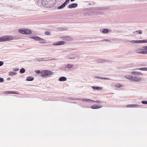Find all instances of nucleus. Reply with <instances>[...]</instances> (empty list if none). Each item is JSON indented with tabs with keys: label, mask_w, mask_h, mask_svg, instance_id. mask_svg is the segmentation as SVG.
I'll return each instance as SVG.
<instances>
[{
	"label": "nucleus",
	"mask_w": 147,
	"mask_h": 147,
	"mask_svg": "<svg viewBox=\"0 0 147 147\" xmlns=\"http://www.w3.org/2000/svg\"><path fill=\"white\" fill-rule=\"evenodd\" d=\"M131 74L132 75H126L125 77L130 81L135 82H140L143 80L142 76L143 74L142 73L136 71H133Z\"/></svg>",
	"instance_id": "1"
},
{
	"label": "nucleus",
	"mask_w": 147,
	"mask_h": 147,
	"mask_svg": "<svg viewBox=\"0 0 147 147\" xmlns=\"http://www.w3.org/2000/svg\"><path fill=\"white\" fill-rule=\"evenodd\" d=\"M56 3V0H42V5L47 7L53 6Z\"/></svg>",
	"instance_id": "2"
},
{
	"label": "nucleus",
	"mask_w": 147,
	"mask_h": 147,
	"mask_svg": "<svg viewBox=\"0 0 147 147\" xmlns=\"http://www.w3.org/2000/svg\"><path fill=\"white\" fill-rule=\"evenodd\" d=\"M54 73L50 70H44L41 71V76L44 78L50 77Z\"/></svg>",
	"instance_id": "3"
},
{
	"label": "nucleus",
	"mask_w": 147,
	"mask_h": 147,
	"mask_svg": "<svg viewBox=\"0 0 147 147\" xmlns=\"http://www.w3.org/2000/svg\"><path fill=\"white\" fill-rule=\"evenodd\" d=\"M14 38L12 36L6 35L1 36L0 38V42L13 40Z\"/></svg>",
	"instance_id": "4"
},
{
	"label": "nucleus",
	"mask_w": 147,
	"mask_h": 147,
	"mask_svg": "<svg viewBox=\"0 0 147 147\" xmlns=\"http://www.w3.org/2000/svg\"><path fill=\"white\" fill-rule=\"evenodd\" d=\"M30 38H31L33 39H34L36 41H43L44 42H41V43H46V40L40 38L38 36H30Z\"/></svg>",
	"instance_id": "5"
},
{
	"label": "nucleus",
	"mask_w": 147,
	"mask_h": 147,
	"mask_svg": "<svg viewBox=\"0 0 147 147\" xmlns=\"http://www.w3.org/2000/svg\"><path fill=\"white\" fill-rule=\"evenodd\" d=\"M130 42L132 44L147 43V39L141 40H132Z\"/></svg>",
	"instance_id": "6"
},
{
	"label": "nucleus",
	"mask_w": 147,
	"mask_h": 147,
	"mask_svg": "<svg viewBox=\"0 0 147 147\" xmlns=\"http://www.w3.org/2000/svg\"><path fill=\"white\" fill-rule=\"evenodd\" d=\"M61 39L64 40L69 41H71L73 40V37L69 36H64L60 37Z\"/></svg>",
	"instance_id": "7"
},
{
	"label": "nucleus",
	"mask_w": 147,
	"mask_h": 147,
	"mask_svg": "<svg viewBox=\"0 0 147 147\" xmlns=\"http://www.w3.org/2000/svg\"><path fill=\"white\" fill-rule=\"evenodd\" d=\"M136 52L139 53L147 54V51L143 49H138L136 50Z\"/></svg>",
	"instance_id": "8"
},
{
	"label": "nucleus",
	"mask_w": 147,
	"mask_h": 147,
	"mask_svg": "<svg viewBox=\"0 0 147 147\" xmlns=\"http://www.w3.org/2000/svg\"><path fill=\"white\" fill-rule=\"evenodd\" d=\"M66 44V42L65 41H58L55 42L53 44L54 45H65Z\"/></svg>",
	"instance_id": "9"
},
{
	"label": "nucleus",
	"mask_w": 147,
	"mask_h": 147,
	"mask_svg": "<svg viewBox=\"0 0 147 147\" xmlns=\"http://www.w3.org/2000/svg\"><path fill=\"white\" fill-rule=\"evenodd\" d=\"M78 5L77 3H73L69 5L68 7L69 8H74L78 6Z\"/></svg>",
	"instance_id": "10"
},
{
	"label": "nucleus",
	"mask_w": 147,
	"mask_h": 147,
	"mask_svg": "<svg viewBox=\"0 0 147 147\" xmlns=\"http://www.w3.org/2000/svg\"><path fill=\"white\" fill-rule=\"evenodd\" d=\"M94 78L95 79H99V80H109L110 79L107 78H105L104 77H99L95 76L94 77Z\"/></svg>",
	"instance_id": "11"
},
{
	"label": "nucleus",
	"mask_w": 147,
	"mask_h": 147,
	"mask_svg": "<svg viewBox=\"0 0 147 147\" xmlns=\"http://www.w3.org/2000/svg\"><path fill=\"white\" fill-rule=\"evenodd\" d=\"M25 34L26 35L30 34L32 33V32L30 30L26 28H25Z\"/></svg>",
	"instance_id": "12"
},
{
	"label": "nucleus",
	"mask_w": 147,
	"mask_h": 147,
	"mask_svg": "<svg viewBox=\"0 0 147 147\" xmlns=\"http://www.w3.org/2000/svg\"><path fill=\"white\" fill-rule=\"evenodd\" d=\"M67 3L66 2H65L63 3L59 7L57 8L58 9H61L65 7V5L67 4Z\"/></svg>",
	"instance_id": "13"
},
{
	"label": "nucleus",
	"mask_w": 147,
	"mask_h": 147,
	"mask_svg": "<svg viewBox=\"0 0 147 147\" xmlns=\"http://www.w3.org/2000/svg\"><path fill=\"white\" fill-rule=\"evenodd\" d=\"M74 66L73 64H66L65 65V67L66 68L68 69H70L73 67Z\"/></svg>",
	"instance_id": "14"
},
{
	"label": "nucleus",
	"mask_w": 147,
	"mask_h": 147,
	"mask_svg": "<svg viewBox=\"0 0 147 147\" xmlns=\"http://www.w3.org/2000/svg\"><path fill=\"white\" fill-rule=\"evenodd\" d=\"M4 94H18L19 93L16 92H14V91H6L4 92Z\"/></svg>",
	"instance_id": "15"
},
{
	"label": "nucleus",
	"mask_w": 147,
	"mask_h": 147,
	"mask_svg": "<svg viewBox=\"0 0 147 147\" xmlns=\"http://www.w3.org/2000/svg\"><path fill=\"white\" fill-rule=\"evenodd\" d=\"M25 28H22L19 29L18 31L20 33L23 34H25Z\"/></svg>",
	"instance_id": "16"
},
{
	"label": "nucleus",
	"mask_w": 147,
	"mask_h": 147,
	"mask_svg": "<svg viewBox=\"0 0 147 147\" xmlns=\"http://www.w3.org/2000/svg\"><path fill=\"white\" fill-rule=\"evenodd\" d=\"M92 88L94 90H101L102 89V87H95V86H92Z\"/></svg>",
	"instance_id": "17"
},
{
	"label": "nucleus",
	"mask_w": 147,
	"mask_h": 147,
	"mask_svg": "<svg viewBox=\"0 0 147 147\" xmlns=\"http://www.w3.org/2000/svg\"><path fill=\"white\" fill-rule=\"evenodd\" d=\"M102 107V106L100 105L97 106L96 105H94L92 106L91 107V108L92 109H97L98 108H100Z\"/></svg>",
	"instance_id": "18"
},
{
	"label": "nucleus",
	"mask_w": 147,
	"mask_h": 147,
	"mask_svg": "<svg viewBox=\"0 0 147 147\" xmlns=\"http://www.w3.org/2000/svg\"><path fill=\"white\" fill-rule=\"evenodd\" d=\"M17 74V73L13 71H11L9 72V75L10 76H15Z\"/></svg>",
	"instance_id": "19"
},
{
	"label": "nucleus",
	"mask_w": 147,
	"mask_h": 147,
	"mask_svg": "<svg viewBox=\"0 0 147 147\" xmlns=\"http://www.w3.org/2000/svg\"><path fill=\"white\" fill-rule=\"evenodd\" d=\"M139 106L137 105H127L126 107H138Z\"/></svg>",
	"instance_id": "20"
},
{
	"label": "nucleus",
	"mask_w": 147,
	"mask_h": 147,
	"mask_svg": "<svg viewBox=\"0 0 147 147\" xmlns=\"http://www.w3.org/2000/svg\"><path fill=\"white\" fill-rule=\"evenodd\" d=\"M66 80V78L65 77H60L59 79V80L60 81H65Z\"/></svg>",
	"instance_id": "21"
},
{
	"label": "nucleus",
	"mask_w": 147,
	"mask_h": 147,
	"mask_svg": "<svg viewBox=\"0 0 147 147\" xmlns=\"http://www.w3.org/2000/svg\"><path fill=\"white\" fill-rule=\"evenodd\" d=\"M34 78L32 77L28 76L26 78V80L28 81H32L34 80Z\"/></svg>",
	"instance_id": "22"
},
{
	"label": "nucleus",
	"mask_w": 147,
	"mask_h": 147,
	"mask_svg": "<svg viewBox=\"0 0 147 147\" xmlns=\"http://www.w3.org/2000/svg\"><path fill=\"white\" fill-rule=\"evenodd\" d=\"M109 30L108 29H104L102 31V32L103 34H106L108 33Z\"/></svg>",
	"instance_id": "23"
},
{
	"label": "nucleus",
	"mask_w": 147,
	"mask_h": 147,
	"mask_svg": "<svg viewBox=\"0 0 147 147\" xmlns=\"http://www.w3.org/2000/svg\"><path fill=\"white\" fill-rule=\"evenodd\" d=\"M76 57V55H71V57H69L68 59H74Z\"/></svg>",
	"instance_id": "24"
},
{
	"label": "nucleus",
	"mask_w": 147,
	"mask_h": 147,
	"mask_svg": "<svg viewBox=\"0 0 147 147\" xmlns=\"http://www.w3.org/2000/svg\"><path fill=\"white\" fill-rule=\"evenodd\" d=\"M90 100V99H82L81 101L83 102H89Z\"/></svg>",
	"instance_id": "25"
},
{
	"label": "nucleus",
	"mask_w": 147,
	"mask_h": 147,
	"mask_svg": "<svg viewBox=\"0 0 147 147\" xmlns=\"http://www.w3.org/2000/svg\"><path fill=\"white\" fill-rule=\"evenodd\" d=\"M93 14V12H88L87 13H85L84 15L85 16H88V15H91Z\"/></svg>",
	"instance_id": "26"
},
{
	"label": "nucleus",
	"mask_w": 147,
	"mask_h": 147,
	"mask_svg": "<svg viewBox=\"0 0 147 147\" xmlns=\"http://www.w3.org/2000/svg\"><path fill=\"white\" fill-rule=\"evenodd\" d=\"M115 86L117 88H119L123 87V86L120 84H117L115 85Z\"/></svg>",
	"instance_id": "27"
},
{
	"label": "nucleus",
	"mask_w": 147,
	"mask_h": 147,
	"mask_svg": "<svg viewBox=\"0 0 147 147\" xmlns=\"http://www.w3.org/2000/svg\"><path fill=\"white\" fill-rule=\"evenodd\" d=\"M136 70H139L142 71H147V67H142L137 69Z\"/></svg>",
	"instance_id": "28"
},
{
	"label": "nucleus",
	"mask_w": 147,
	"mask_h": 147,
	"mask_svg": "<svg viewBox=\"0 0 147 147\" xmlns=\"http://www.w3.org/2000/svg\"><path fill=\"white\" fill-rule=\"evenodd\" d=\"M25 69L24 68H21L20 70V73L21 74H23L25 72Z\"/></svg>",
	"instance_id": "29"
},
{
	"label": "nucleus",
	"mask_w": 147,
	"mask_h": 147,
	"mask_svg": "<svg viewBox=\"0 0 147 147\" xmlns=\"http://www.w3.org/2000/svg\"><path fill=\"white\" fill-rule=\"evenodd\" d=\"M35 72L38 74H40V76H41V71H40V70L36 71Z\"/></svg>",
	"instance_id": "30"
},
{
	"label": "nucleus",
	"mask_w": 147,
	"mask_h": 147,
	"mask_svg": "<svg viewBox=\"0 0 147 147\" xmlns=\"http://www.w3.org/2000/svg\"><path fill=\"white\" fill-rule=\"evenodd\" d=\"M19 70V69L18 68H14L13 69V71H18Z\"/></svg>",
	"instance_id": "31"
},
{
	"label": "nucleus",
	"mask_w": 147,
	"mask_h": 147,
	"mask_svg": "<svg viewBox=\"0 0 147 147\" xmlns=\"http://www.w3.org/2000/svg\"><path fill=\"white\" fill-rule=\"evenodd\" d=\"M142 103L143 104H147V101H142Z\"/></svg>",
	"instance_id": "32"
},
{
	"label": "nucleus",
	"mask_w": 147,
	"mask_h": 147,
	"mask_svg": "<svg viewBox=\"0 0 147 147\" xmlns=\"http://www.w3.org/2000/svg\"><path fill=\"white\" fill-rule=\"evenodd\" d=\"M102 41H103V42H104V41H106V42H111V41H110L109 40H107V39H104V40H101Z\"/></svg>",
	"instance_id": "33"
},
{
	"label": "nucleus",
	"mask_w": 147,
	"mask_h": 147,
	"mask_svg": "<svg viewBox=\"0 0 147 147\" xmlns=\"http://www.w3.org/2000/svg\"><path fill=\"white\" fill-rule=\"evenodd\" d=\"M45 34L47 35H50L51 33L50 32H45Z\"/></svg>",
	"instance_id": "34"
},
{
	"label": "nucleus",
	"mask_w": 147,
	"mask_h": 147,
	"mask_svg": "<svg viewBox=\"0 0 147 147\" xmlns=\"http://www.w3.org/2000/svg\"><path fill=\"white\" fill-rule=\"evenodd\" d=\"M137 32H138L139 34H141L142 33V31L141 30H139L137 31Z\"/></svg>",
	"instance_id": "35"
},
{
	"label": "nucleus",
	"mask_w": 147,
	"mask_h": 147,
	"mask_svg": "<svg viewBox=\"0 0 147 147\" xmlns=\"http://www.w3.org/2000/svg\"><path fill=\"white\" fill-rule=\"evenodd\" d=\"M143 48L145 50L147 51V46L143 47Z\"/></svg>",
	"instance_id": "36"
},
{
	"label": "nucleus",
	"mask_w": 147,
	"mask_h": 147,
	"mask_svg": "<svg viewBox=\"0 0 147 147\" xmlns=\"http://www.w3.org/2000/svg\"><path fill=\"white\" fill-rule=\"evenodd\" d=\"M4 81V79L2 78H0V82H2Z\"/></svg>",
	"instance_id": "37"
},
{
	"label": "nucleus",
	"mask_w": 147,
	"mask_h": 147,
	"mask_svg": "<svg viewBox=\"0 0 147 147\" xmlns=\"http://www.w3.org/2000/svg\"><path fill=\"white\" fill-rule=\"evenodd\" d=\"M3 64V62L2 61H0V66L2 65Z\"/></svg>",
	"instance_id": "38"
},
{
	"label": "nucleus",
	"mask_w": 147,
	"mask_h": 147,
	"mask_svg": "<svg viewBox=\"0 0 147 147\" xmlns=\"http://www.w3.org/2000/svg\"><path fill=\"white\" fill-rule=\"evenodd\" d=\"M55 59V58H53V59H51L48 60H54V59ZM45 61V60H41L40 61ZM46 61H48V60H47Z\"/></svg>",
	"instance_id": "39"
},
{
	"label": "nucleus",
	"mask_w": 147,
	"mask_h": 147,
	"mask_svg": "<svg viewBox=\"0 0 147 147\" xmlns=\"http://www.w3.org/2000/svg\"><path fill=\"white\" fill-rule=\"evenodd\" d=\"M76 56V57L78 58V59H79L81 58L80 56L79 55H77Z\"/></svg>",
	"instance_id": "40"
},
{
	"label": "nucleus",
	"mask_w": 147,
	"mask_h": 147,
	"mask_svg": "<svg viewBox=\"0 0 147 147\" xmlns=\"http://www.w3.org/2000/svg\"><path fill=\"white\" fill-rule=\"evenodd\" d=\"M95 102H96V103H98V104H99V103H100V101H98V100L95 101Z\"/></svg>",
	"instance_id": "41"
},
{
	"label": "nucleus",
	"mask_w": 147,
	"mask_h": 147,
	"mask_svg": "<svg viewBox=\"0 0 147 147\" xmlns=\"http://www.w3.org/2000/svg\"><path fill=\"white\" fill-rule=\"evenodd\" d=\"M81 99H81L80 98H76V99H75V100H81Z\"/></svg>",
	"instance_id": "42"
},
{
	"label": "nucleus",
	"mask_w": 147,
	"mask_h": 147,
	"mask_svg": "<svg viewBox=\"0 0 147 147\" xmlns=\"http://www.w3.org/2000/svg\"><path fill=\"white\" fill-rule=\"evenodd\" d=\"M137 31H134V32H133V33L134 34H137Z\"/></svg>",
	"instance_id": "43"
},
{
	"label": "nucleus",
	"mask_w": 147,
	"mask_h": 147,
	"mask_svg": "<svg viewBox=\"0 0 147 147\" xmlns=\"http://www.w3.org/2000/svg\"><path fill=\"white\" fill-rule=\"evenodd\" d=\"M69 0H66L65 2H66L67 3H68L69 1Z\"/></svg>",
	"instance_id": "44"
},
{
	"label": "nucleus",
	"mask_w": 147,
	"mask_h": 147,
	"mask_svg": "<svg viewBox=\"0 0 147 147\" xmlns=\"http://www.w3.org/2000/svg\"><path fill=\"white\" fill-rule=\"evenodd\" d=\"M90 101H91V102H95V101H94L93 100H90Z\"/></svg>",
	"instance_id": "45"
},
{
	"label": "nucleus",
	"mask_w": 147,
	"mask_h": 147,
	"mask_svg": "<svg viewBox=\"0 0 147 147\" xmlns=\"http://www.w3.org/2000/svg\"><path fill=\"white\" fill-rule=\"evenodd\" d=\"M39 41H40L39 42H40V43H41V42H44V41H42V40Z\"/></svg>",
	"instance_id": "46"
},
{
	"label": "nucleus",
	"mask_w": 147,
	"mask_h": 147,
	"mask_svg": "<svg viewBox=\"0 0 147 147\" xmlns=\"http://www.w3.org/2000/svg\"><path fill=\"white\" fill-rule=\"evenodd\" d=\"M11 78H8L7 79V80H10Z\"/></svg>",
	"instance_id": "47"
},
{
	"label": "nucleus",
	"mask_w": 147,
	"mask_h": 147,
	"mask_svg": "<svg viewBox=\"0 0 147 147\" xmlns=\"http://www.w3.org/2000/svg\"><path fill=\"white\" fill-rule=\"evenodd\" d=\"M75 0H70L71 1H72V2L74 1Z\"/></svg>",
	"instance_id": "48"
}]
</instances>
